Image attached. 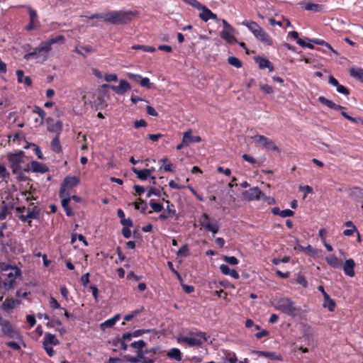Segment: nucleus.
I'll return each mask as SVG.
<instances>
[{
    "label": "nucleus",
    "instance_id": "obj_43",
    "mask_svg": "<svg viewBox=\"0 0 363 363\" xmlns=\"http://www.w3.org/2000/svg\"><path fill=\"white\" fill-rule=\"evenodd\" d=\"M228 62L230 65H232L236 68H240L242 65V62L238 58L233 57V56H230L228 58Z\"/></svg>",
    "mask_w": 363,
    "mask_h": 363
},
{
    "label": "nucleus",
    "instance_id": "obj_39",
    "mask_svg": "<svg viewBox=\"0 0 363 363\" xmlns=\"http://www.w3.org/2000/svg\"><path fill=\"white\" fill-rule=\"evenodd\" d=\"M22 152L18 154H13L9 156V160L11 164L23 162Z\"/></svg>",
    "mask_w": 363,
    "mask_h": 363
},
{
    "label": "nucleus",
    "instance_id": "obj_20",
    "mask_svg": "<svg viewBox=\"0 0 363 363\" xmlns=\"http://www.w3.org/2000/svg\"><path fill=\"white\" fill-rule=\"evenodd\" d=\"M184 143H186V146H189L192 143H200L201 138L198 135H191V130H189L186 131L184 135Z\"/></svg>",
    "mask_w": 363,
    "mask_h": 363
},
{
    "label": "nucleus",
    "instance_id": "obj_29",
    "mask_svg": "<svg viewBox=\"0 0 363 363\" xmlns=\"http://www.w3.org/2000/svg\"><path fill=\"white\" fill-rule=\"evenodd\" d=\"M350 75L363 83V69L360 67H352L350 69Z\"/></svg>",
    "mask_w": 363,
    "mask_h": 363
},
{
    "label": "nucleus",
    "instance_id": "obj_49",
    "mask_svg": "<svg viewBox=\"0 0 363 363\" xmlns=\"http://www.w3.org/2000/svg\"><path fill=\"white\" fill-rule=\"evenodd\" d=\"M185 3L189 4L193 8L200 10L201 8L203 6L202 4H201L198 0H182Z\"/></svg>",
    "mask_w": 363,
    "mask_h": 363
},
{
    "label": "nucleus",
    "instance_id": "obj_46",
    "mask_svg": "<svg viewBox=\"0 0 363 363\" xmlns=\"http://www.w3.org/2000/svg\"><path fill=\"white\" fill-rule=\"evenodd\" d=\"M310 41L316 45H324L326 48H328V49L331 50L334 53H337V52L331 47V45L329 43L324 41L323 40L312 39V40H310Z\"/></svg>",
    "mask_w": 363,
    "mask_h": 363
},
{
    "label": "nucleus",
    "instance_id": "obj_62",
    "mask_svg": "<svg viewBox=\"0 0 363 363\" xmlns=\"http://www.w3.org/2000/svg\"><path fill=\"white\" fill-rule=\"evenodd\" d=\"M121 223L124 227H128V228H131L133 225V220L130 218H125L124 219L121 220Z\"/></svg>",
    "mask_w": 363,
    "mask_h": 363
},
{
    "label": "nucleus",
    "instance_id": "obj_51",
    "mask_svg": "<svg viewBox=\"0 0 363 363\" xmlns=\"http://www.w3.org/2000/svg\"><path fill=\"white\" fill-rule=\"evenodd\" d=\"M237 361H238V359L234 352H228L226 354L225 363H236Z\"/></svg>",
    "mask_w": 363,
    "mask_h": 363
},
{
    "label": "nucleus",
    "instance_id": "obj_34",
    "mask_svg": "<svg viewBox=\"0 0 363 363\" xmlns=\"http://www.w3.org/2000/svg\"><path fill=\"white\" fill-rule=\"evenodd\" d=\"M160 162L162 163L160 166V169H163L164 171L169 172H172L174 171L173 164L170 161H169L167 157L162 158L160 160Z\"/></svg>",
    "mask_w": 363,
    "mask_h": 363
},
{
    "label": "nucleus",
    "instance_id": "obj_60",
    "mask_svg": "<svg viewBox=\"0 0 363 363\" xmlns=\"http://www.w3.org/2000/svg\"><path fill=\"white\" fill-rule=\"evenodd\" d=\"M296 282L306 288L308 286V281L306 277L303 275H299L296 279Z\"/></svg>",
    "mask_w": 363,
    "mask_h": 363
},
{
    "label": "nucleus",
    "instance_id": "obj_6",
    "mask_svg": "<svg viewBox=\"0 0 363 363\" xmlns=\"http://www.w3.org/2000/svg\"><path fill=\"white\" fill-rule=\"evenodd\" d=\"M1 280L3 283L4 294L13 289L16 284L18 279H21L22 277V272L20 268L15 267L11 270L2 273Z\"/></svg>",
    "mask_w": 363,
    "mask_h": 363
},
{
    "label": "nucleus",
    "instance_id": "obj_28",
    "mask_svg": "<svg viewBox=\"0 0 363 363\" xmlns=\"http://www.w3.org/2000/svg\"><path fill=\"white\" fill-rule=\"evenodd\" d=\"M272 213L282 218L290 217L294 215V212L290 209L280 210L278 207H274L272 209Z\"/></svg>",
    "mask_w": 363,
    "mask_h": 363
},
{
    "label": "nucleus",
    "instance_id": "obj_5",
    "mask_svg": "<svg viewBox=\"0 0 363 363\" xmlns=\"http://www.w3.org/2000/svg\"><path fill=\"white\" fill-rule=\"evenodd\" d=\"M189 335L191 337H178L177 342L179 343H186L190 347H201L203 344V341H207L209 337V335H208L206 333L199 331L196 329L190 330L189 332Z\"/></svg>",
    "mask_w": 363,
    "mask_h": 363
},
{
    "label": "nucleus",
    "instance_id": "obj_9",
    "mask_svg": "<svg viewBox=\"0 0 363 363\" xmlns=\"http://www.w3.org/2000/svg\"><path fill=\"white\" fill-rule=\"evenodd\" d=\"M318 101L325 106H327L328 108L335 109V110H341V115L348 121H351L352 123H357L359 118H353L350 116H349L344 110L346 109L345 106H342L339 104H336L333 101L326 99L325 96H320L318 98Z\"/></svg>",
    "mask_w": 363,
    "mask_h": 363
},
{
    "label": "nucleus",
    "instance_id": "obj_14",
    "mask_svg": "<svg viewBox=\"0 0 363 363\" xmlns=\"http://www.w3.org/2000/svg\"><path fill=\"white\" fill-rule=\"evenodd\" d=\"M104 87L109 86L111 90H113L116 94L118 95H123L128 91H129L131 88L130 84L125 79H121L119 81V84L118 86L115 85H106L103 86Z\"/></svg>",
    "mask_w": 363,
    "mask_h": 363
},
{
    "label": "nucleus",
    "instance_id": "obj_59",
    "mask_svg": "<svg viewBox=\"0 0 363 363\" xmlns=\"http://www.w3.org/2000/svg\"><path fill=\"white\" fill-rule=\"evenodd\" d=\"M80 282L84 287H85V288L89 287L88 284L89 283V273H86V274H83L81 277Z\"/></svg>",
    "mask_w": 363,
    "mask_h": 363
},
{
    "label": "nucleus",
    "instance_id": "obj_4",
    "mask_svg": "<svg viewBox=\"0 0 363 363\" xmlns=\"http://www.w3.org/2000/svg\"><path fill=\"white\" fill-rule=\"evenodd\" d=\"M241 24L246 26L254 35L255 38L265 45H272V40L269 35L256 22L253 21H243Z\"/></svg>",
    "mask_w": 363,
    "mask_h": 363
},
{
    "label": "nucleus",
    "instance_id": "obj_64",
    "mask_svg": "<svg viewBox=\"0 0 363 363\" xmlns=\"http://www.w3.org/2000/svg\"><path fill=\"white\" fill-rule=\"evenodd\" d=\"M147 122L144 119L136 120L134 121V128H139L140 127H146Z\"/></svg>",
    "mask_w": 363,
    "mask_h": 363
},
{
    "label": "nucleus",
    "instance_id": "obj_50",
    "mask_svg": "<svg viewBox=\"0 0 363 363\" xmlns=\"http://www.w3.org/2000/svg\"><path fill=\"white\" fill-rule=\"evenodd\" d=\"M49 306L53 310L62 308V307H61L60 304L57 302V301L52 296H50L49 301Z\"/></svg>",
    "mask_w": 363,
    "mask_h": 363
},
{
    "label": "nucleus",
    "instance_id": "obj_18",
    "mask_svg": "<svg viewBox=\"0 0 363 363\" xmlns=\"http://www.w3.org/2000/svg\"><path fill=\"white\" fill-rule=\"evenodd\" d=\"M28 168L33 172L45 173L48 171V167L37 161H32L28 165Z\"/></svg>",
    "mask_w": 363,
    "mask_h": 363
},
{
    "label": "nucleus",
    "instance_id": "obj_42",
    "mask_svg": "<svg viewBox=\"0 0 363 363\" xmlns=\"http://www.w3.org/2000/svg\"><path fill=\"white\" fill-rule=\"evenodd\" d=\"M303 8H304L307 11H313L315 12H318L320 10V5L313 4V3H308L303 4Z\"/></svg>",
    "mask_w": 363,
    "mask_h": 363
},
{
    "label": "nucleus",
    "instance_id": "obj_58",
    "mask_svg": "<svg viewBox=\"0 0 363 363\" xmlns=\"http://www.w3.org/2000/svg\"><path fill=\"white\" fill-rule=\"evenodd\" d=\"M126 76L129 79L133 80V82H137V83H140V79L142 78L141 75L130 73V72L127 73Z\"/></svg>",
    "mask_w": 363,
    "mask_h": 363
},
{
    "label": "nucleus",
    "instance_id": "obj_56",
    "mask_svg": "<svg viewBox=\"0 0 363 363\" xmlns=\"http://www.w3.org/2000/svg\"><path fill=\"white\" fill-rule=\"evenodd\" d=\"M28 13L30 16V21L32 22H38V14L35 10L33 9L30 7H28Z\"/></svg>",
    "mask_w": 363,
    "mask_h": 363
},
{
    "label": "nucleus",
    "instance_id": "obj_61",
    "mask_svg": "<svg viewBox=\"0 0 363 363\" xmlns=\"http://www.w3.org/2000/svg\"><path fill=\"white\" fill-rule=\"evenodd\" d=\"M336 89H337V92H339V93H340V94H344V95L347 96V95H349V94H350V90H349V89H347V87H345V86H342V85H341V84H339V85L337 86V87L336 88Z\"/></svg>",
    "mask_w": 363,
    "mask_h": 363
},
{
    "label": "nucleus",
    "instance_id": "obj_35",
    "mask_svg": "<svg viewBox=\"0 0 363 363\" xmlns=\"http://www.w3.org/2000/svg\"><path fill=\"white\" fill-rule=\"evenodd\" d=\"M147 330H136L133 333H126L123 335V339L125 341H130L133 337H139L146 333Z\"/></svg>",
    "mask_w": 363,
    "mask_h": 363
},
{
    "label": "nucleus",
    "instance_id": "obj_2",
    "mask_svg": "<svg viewBox=\"0 0 363 363\" xmlns=\"http://www.w3.org/2000/svg\"><path fill=\"white\" fill-rule=\"evenodd\" d=\"M138 16L136 11H113L106 13V22L113 25L125 24Z\"/></svg>",
    "mask_w": 363,
    "mask_h": 363
},
{
    "label": "nucleus",
    "instance_id": "obj_63",
    "mask_svg": "<svg viewBox=\"0 0 363 363\" xmlns=\"http://www.w3.org/2000/svg\"><path fill=\"white\" fill-rule=\"evenodd\" d=\"M260 89L263 92L268 94H272L274 91L272 86H271L268 84H264V85L260 86Z\"/></svg>",
    "mask_w": 363,
    "mask_h": 363
},
{
    "label": "nucleus",
    "instance_id": "obj_47",
    "mask_svg": "<svg viewBox=\"0 0 363 363\" xmlns=\"http://www.w3.org/2000/svg\"><path fill=\"white\" fill-rule=\"evenodd\" d=\"M242 157L245 161L250 162V164H253L255 167L260 166V163L258 162L252 156H251L250 155L243 154Z\"/></svg>",
    "mask_w": 363,
    "mask_h": 363
},
{
    "label": "nucleus",
    "instance_id": "obj_41",
    "mask_svg": "<svg viewBox=\"0 0 363 363\" xmlns=\"http://www.w3.org/2000/svg\"><path fill=\"white\" fill-rule=\"evenodd\" d=\"M132 49L133 50H142L145 52H154L156 49L155 48L152 46H148V45H135L132 47Z\"/></svg>",
    "mask_w": 363,
    "mask_h": 363
},
{
    "label": "nucleus",
    "instance_id": "obj_36",
    "mask_svg": "<svg viewBox=\"0 0 363 363\" xmlns=\"http://www.w3.org/2000/svg\"><path fill=\"white\" fill-rule=\"evenodd\" d=\"M70 201V198H63L62 199V206L64 208L65 213L67 216L71 217L74 215L73 211H72L70 206H69V203Z\"/></svg>",
    "mask_w": 363,
    "mask_h": 363
},
{
    "label": "nucleus",
    "instance_id": "obj_38",
    "mask_svg": "<svg viewBox=\"0 0 363 363\" xmlns=\"http://www.w3.org/2000/svg\"><path fill=\"white\" fill-rule=\"evenodd\" d=\"M167 356L169 358L174 359L177 361H180L182 359V353H181L180 350L177 348L171 349L168 352Z\"/></svg>",
    "mask_w": 363,
    "mask_h": 363
},
{
    "label": "nucleus",
    "instance_id": "obj_8",
    "mask_svg": "<svg viewBox=\"0 0 363 363\" xmlns=\"http://www.w3.org/2000/svg\"><path fill=\"white\" fill-rule=\"evenodd\" d=\"M0 326L1 328V332L4 335L13 339H21V333L15 329L11 322L8 320H5L0 315Z\"/></svg>",
    "mask_w": 363,
    "mask_h": 363
},
{
    "label": "nucleus",
    "instance_id": "obj_7",
    "mask_svg": "<svg viewBox=\"0 0 363 363\" xmlns=\"http://www.w3.org/2000/svg\"><path fill=\"white\" fill-rule=\"evenodd\" d=\"M252 139L256 145L262 147L264 149L276 151L279 153L281 152L280 149L276 145L272 140L264 135H256L252 137Z\"/></svg>",
    "mask_w": 363,
    "mask_h": 363
},
{
    "label": "nucleus",
    "instance_id": "obj_31",
    "mask_svg": "<svg viewBox=\"0 0 363 363\" xmlns=\"http://www.w3.org/2000/svg\"><path fill=\"white\" fill-rule=\"evenodd\" d=\"M132 172L135 174L140 180H146L150 177V171L147 169H138L133 167Z\"/></svg>",
    "mask_w": 363,
    "mask_h": 363
},
{
    "label": "nucleus",
    "instance_id": "obj_40",
    "mask_svg": "<svg viewBox=\"0 0 363 363\" xmlns=\"http://www.w3.org/2000/svg\"><path fill=\"white\" fill-rule=\"evenodd\" d=\"M150 205L152 210L150 211L148 213H152V212L159 213L164 208L161 203L155 202L154 200H150Z\"/></svg>",
    "mask_w": 363,
    "mask_h": 363
},
{
    "label": "nucleus",
    "instance_id": "obj_17",
    "mask_svg": "<svg viewBox=\"0 0 363 363\" xmlns=\"http://www.w3.org/2000/svg\"><path fill=\"white\" fill-rule=\"evenodd\" d=\"M201 13L199 14V18L204 22H207L210 19L217 20V15L213 13L206 6H203L200 9Z\"/></svg>",
    "mask_w": 363,
    "mask_h": 363
},
{
    "label": "nucleus",
    "instance_id": "obj_33",
    "mask_svg": "<svg viewBox=\"0 0 363 363\" xmlns=\"http://www.w3.org/2000/svg\"><path fill=\"white\" fill-rule=\"evenodd\" d=\"M51 150L55 153H60L62 152V146L60 141V135H55L51 141Z\"/></svg>",
    "mask_w": 363,
    "mask_h": 363
},
{
    "label": "nucleus",
    "instance_id": "obj_15",
    "mask_svg": "<svg viewBox=\"0 0 363 363\" xmlns=\"http://www.w3.org/2000/svg\"><path fill=\"white\" fill-rule=\"evenodd\" d=\"M263 194L258 187H252L243 192V197L247 201L257 200Z\"/></svg>",
    "mask_w": 363,
    "mask_h": 363
},
{
    "label": "nucleus",
    "instance_id": "obj_12",
    "mask_svg": "<svg viewBox=\"0 0 363 363\" xmlns=\"http://www.w3.org/2000/svg\"><path fill=\"white\" fill-rule=\"evenodd\" d=\"M222 23L223 29L220 32V38L230 43L235 41L233 35L234 28L224 19L222 21Z\"/></svg>",
    "mask_w": 363,
    "mask_h": 363
},
{
    "label": "nucleus",
    "instance_id": "obj_54",
    "mask_svg": "<svg viewBox=\"0 0 363 363\" xmlns=\"http://www.w3.org/2000/svg\"><path fill=\"white\" fill-rule=\"evenodd\" d=\"M223 260L231 265H236L238 264V259L234 256H225Z\"/></svg>",
    "mask_w": 363,
    "mask_h": 363
},
{
    "label": "nucleus",
    "instance_id": "obj_11",
    "mask_svg": "<svg viewBox=\"0 0 363 363\" xmlns=\"http://www.w3.org/2000/svg\"><path fill=\"white\" fill-rule=\"evenodd\" d=\"M27 214L20 215L19 218L24 223L30 224L32 219H37L39 217L40 209L33 203H30L27 208Z\"/></svg>",
    "mask_w": 363,
    "mask_h": 363
},
{
    "label": "nucleus",
    "instance_id": "obj_57",
    "mask_svg": "<svg viewBox=\"0 0 363 363\" xmlns=\"http://www.w3.org/2000/svg\"><path fill=\"white\" fill-rule=\"evenodd\" d=\"M304 250L311 257H315L318 255V251L315 248L313 247L311 245H308Z\"/></svg>",
    "mask_w": 363,
    "mask_h": 363
},
{
    "label": "nucleus",
    "instance_id": "obj_22",
    "mask_svg": "<svg viewBox=\"0 0 363 363\" xmlns=\"http://www.w3.org/2000/svg\"><path fill=\"white\" fill-rule=\"evenodd\" d=\"M255 62L258 63L259 67L262 69L267 68L269 72H272L274 70V67L272 62L267 58L257 57L255 58Z\"/></svg>",
    "mask_w": 363,
    "mask_h": 363
},
{
    "label": "nucleus",
    "instance_id": "obj_10",
    "mask_svg": "<svg viewBox=\"0 0 363 363\" xmlns=\"http://www.w3.org/2000/svg\"><path fill=\"white\" fill-rule=\"evenodd\" d=\"M200 225L203 229L207 232H211L213 234H216L219 230V225L216 220H214L213 223L211 222V218L209 216L203 213L199 219Z\"/></svg>",
    "mask_w": 363,
    "mask_h": 363
},
{
    "label": "nucleus",
    "instance_id": "obj_13",
    "mask_svg": "<svg viewBox=\"0 0 363 363\" xmlns=\"http://www.w3.org/2000/svg\"><path fill=\"white\" fill-rule=\"evenodd\" d=\"M79 182L77 177H67L65 178L60 191V196L63 197L67 189H72L76 186Z\"/></svg>",
    "mask_w": 363,
    "mask_h": 363
},
{
    "label": "nucleus",
    "instance_id": "obj_44",
    "mask_svg": "<svg viewBox=\"0 0 363 363\" xmlns=\"http://www.w3.org/2000/svg\"><path fill=\"white\" fill-rule=\"evenodd\" d=\"M33 113H37L41 118L40 124L43 123V121L45 118V112L44 110H43L40 106H34L33 108Z\"/></svg>",
    "mask_w": 363,
    "mask_h": 363
},
{
    "label": "nucleus",
    "instance_id": "obj_1",
    "mask_svg": "<svg viewBox=\"0 0 363 363\" xmlns=\"http://www.w3.org/2000/svg\"><path fill=\"white\" fill-rule=\"evenodd\" d=\"M65 42V37L62 35H59L55 38H51L47 41L43 42L40 45L35 48L33 51L28 52L23 55V59L29 60L31 59H37L43 57V60L47 58V53L52 50V45L55 43L64 44Z\"/></svg>",
    "mask_w": 363,
    "mask_h": 363
},
{
    "label": "nucleus",
    "instance_id": "obj_21",
    "mask_svg": "<svg viewBox=\"0 0 363 363\" xmlns=\"http://www.w3.org/2000/svg\"><path fill=\"white\" fill-rule=\"evenodd\" d=\"M17 77V81L19 84H24L27 86L32 85V79L28 76H24V72L21 69H18L16 72Z\"/></svg>",
    "mask_w": 363,
    "mask_h": 363
},
{
    "label": "nucleus",
    "instance_id": "obj_30",
    "mask_svg": "<svg viewBox=\"0 0 363 363\" xmlns=\"http://www.w3.org/2000/svg\"><path fill=\"white\" fill-rule=\"evenodd\" d=\"M48 130L51 133H55L56 135H60L62 130V122L60 121H57L53 124L48 125Z\"/></svg>",
    "mask_w": 363,
    "mask_h": 363
},
{
    "label": "nucleus",
    "instance_id": "obj_27",
    "mask_svg": "<svg viewBox=\"0 0 363 363\" xmlns=\"http://www.w3.org/2000/svg\"><path fill=\"white\" fill-rule=\"evenodd\" d=\"M119 319L120 315L116 314L113 318H109L101 323L100 328L103 330H106V328H112Z\"/></svg>",
    "mask_w": 363,
    "mask_h": 363
},
{
    "label": "nucleus",
    "instance_id": "obj_3",
    "mask_svg": "<svg viewBox=\"0 0 363 363\" xmlns=\"http://www.w3.org/2000/svg\"><path fill=\"white\" fill-rule=\"evenodd\" d=\"M275 308L284 314L295 318L301 314V307L296 306L291 298L281 297L277 301Z\"/></svg>",
    "mask_w": 363,
    "mask_h": 363
},
{
    "label": "nucleus",
    "instance_id": "obj_53",
    "mask_svg": "<svg viewBox=\"0 0 363 363\" xmlns=\"http://www.w3.org/2000/svg\"><path fill=\"white\" fill-rule=\"evenodd\" d=\"M167 203V213L169 214V216H173L177 215L176 210L174 208V206L172 203H170L169 201H165Z\"/></svg>",
    "mask_w": 363,
    "mask_h": 363
},
{
    "label": "nucleus",
    "instance_id": "obj_32",
    "mask_svg": "<svg viewBox=\"0 0 363 363\" xmlns=\"http://www.w3.org/2000/svg\"><path fill=\"white\" fill-rule=\"evenodd\" d=\"M323 306L327 308L329 311L333 312L335 309L336 304L334 300H333L329 295L325 296Z\"/></svg>",
    "mask_w": 363,
    "mask_h": 363
},
{
    "label": "nucleus",
    "instance_id": "obj_25",
    "mask_svg": "<svg viewBox=\"0 0 363 363\" xmlns=\"http://www.w3.org/2000/svg\"><path fill=\"white\" fill-rule=\"evenodd\" d=\"M220 272L225 274V275H229L231 277L238 279L240 277V275L238 272L235 269H231L228 265L226 264H221L220 266Z\"/></svg>",
    "mask_w": 363,
    "mask_h": 363
},
{
    "label": "nucleus",
    "instance_id": "obj_52",
    "mask_svg": "<svg viewBox=\"0 0 363 363\" xmlns=\"http://www.w3.org/2000/svg\"><path fill=\"white\" fill-rule=\"evenodd\" d=\"M62 325V322L57 318H53L51 320L48 321L46 324V326L48 328H57L58 326Z\"/></svg>",
    "mask_w": 363,
    "mask_h": 363
},
{
    "label": "nucleus",
    "instance_id": "obj_23",
    "mask_svg": "<svg viewBox=\"0 0 363 363\" xmlns=\"http://www.w3.org/2000/svg\"><path fill=\"white\" fill-rule=\"evenodd\" d=\"M21 301L18 299H13L11 298H6L1 304L3 310L7 311L15 308L16 305H19Z\"/></svg>",
    "mask_w": 363,
    "mask_h": 363
},
{
    "label": "nucleus",
    "instance_id": "obj_55",
    "mask_svg": "<svg viewBox=\"0 0 363 363\" xmlns=\"http://www.w3.org/2000/svg\"><path fill=\"white\" fill-rule=\"evenodd\" d=\"M16 266H12L11 264L5 263V262H0V271L1 272V274L6 273V272L11 270V269H13Z\"/></svg>",
    "mask_w": 363,
    "mask_h": 363
},
{
    "label": "nucleus",
    "instance_id": "obj_26",
    "mask_svg": "<svg viewBox=\"0 0 363 363\" xmlns=\"http://www.w3.org/2000/svg\"><path fill=\"white\" fill-rule=\"evenodd\" d=\"M327 263L333 268L339 269L342 266V261L336 256L331 255L325 257Z\"/></svg>",
    "mask_w": 363,
    "mask_h": 363
},
{
    "label": "nucleus",
    "instance_id": "obj_45",
    "mask_svg": "<svg viewBox=\"0 0 363 363\" xmlns=\"http://www.w3.org/2000/svg\"><path fill=\"white\" fill-rule=\"evenodd\" d=\"M130 346L134 349H136L137 351H140L146 346V342L143 340H140L138 341H135L130 343Z\"/></svg>",
    "mask_w": 363,
    "mask_h": 363
},
{
    "label": "nucleus",
    "instance_id": "obj_16",
    "mask_svg": "<svg viewBox=\"0 0 363 363\" xmlns=\"http://www.w3.org/2000/svg\"><path fill=\"white\" fill-rule=\"evenodd\" d=\"M354 267L355 262L354 259L350 258L345 261L342 267V269L345 275L350 277H353L355 275Z\"/></svg>",
    "mask_w": 363,
    "mask_h": 363
},
{
    "label": "nucleus",
    "instance_id": "obj_48",
    "mask_svg": "<svg viewBox=\"0 0 363 363\" xmlns=\"http://www.w3.org/2000/svg\"><path fill=\"white\" fill-rule=\"evenodd\" d=\"M178 257H186L189 256V247L187 245H184L177 252Z\"/></svg>",
    "mask_w": 363,
    "mask_h": 363
},
{
    "label": "nucleus",
    "instance_id": "obj_19",
    "mask_svg": "<svg viewBox=\"0 0 363 363\" xmlns=\"http://www.w3.org/2000/svg\"><path fill=\"white\" fill-rule=\"evenodd\" d=\"M252 352L255 354H257L259 357H266L271 360H277V361L282 360L281 355L278 354L274 352H265V351L255 350Z\"/></svg>",
    "mask_w": 363,
    "mask_h": 363
},
{
    "label": "nucleus",
    "instance_id": "obj_24",
    "mask_svg": "<svg viewBox=\"0 0 363 363\" xmlns=\"http://www.w3.org/2000/svg\"><path fill=\"white\" fill-rule=\"evenodd\" d=\"M60 344V341L57 339L55 335H52L50 333H46L45 334L43 345H58Z\"/></svg>",
    "mask_w": 363,
    "mask_h": 363
},
{
    "label": "nucleus",
    "instance_id": "obj_37",
    "mask_svg": "<svg viewBox=\"0 0 363 363\" xmlns=\"http://www.w3.org/2000/svg\"><path fill=\"white\" fill-rule=\"evenodd\" d=\"M11 168L14 174L18 176V178L21 180H23V177L22 176V168L21 167V163L11 164Z\"/></svg>",
    "mask_w": 363,
    "mask_h": 363
}]
</instances>
